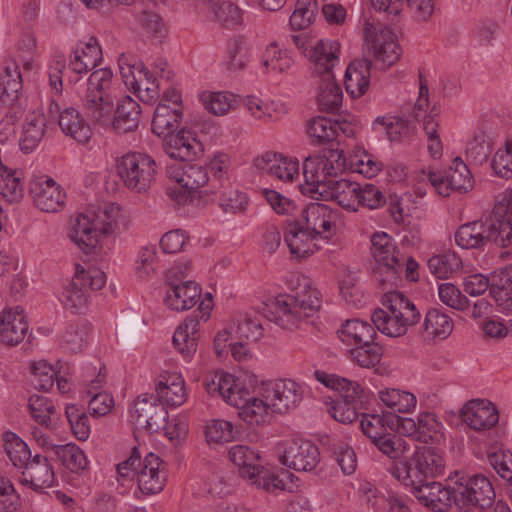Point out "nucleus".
Here are the masks:
<instances>
[{
    "instance_id": "1",
    "label": "nucleus",
    "mask_w": 512,
    "mask_h": 512,
    "mask_svg": "<svg viewBox=\"0 0 512 512\" xmlns=\"http://www.w3.org/2000/svg\"><path fill=\"white\" fill-rule=\"evenodd\" d=\"M2 442L5 454L19 473L21 485L37 492L53 485L54 471L46 456L33 455L28 445L11 431L2 434Z\"/></svg>"
},
{
    "instance_id": "2",
    "label": "nucleus",
    "mask_w": 512,
    "mask_h": 512,
    "mask_svg": "<svg viewBox=\"0 0 512 512\" xmlns=\"http://www.w3.org/2000/svg\"><path fill=\"white\" fill-rule=\"evenodd\" d=\"M388 285L382 297V305L371 315V321L378 331L389 337H400L407 333L409 326L419 323L421 314L415 304L401 291Z\"/></svg>"
},
{
    "instance_id": "3",
    "label": "nucleus",
    "mask_w": 512,
    "mask_h": 512,
    "mask_svg": "<svg viewBox=\"0 0 512 512\" xmlns=\"http://www.w3.org/2000/svg\"><path fill=\"white\" fill-rule=\"evenodd\" d=\"M346 169L344 151L339 148H328L323 154L308 156L303 162L304 184H300L303 194L324 197L336 181L338 174Z\"/></svg>"
},
{
    "instance_id": "4",
    "label": "nucleus",
    "mask_w": 512,
    "mask_h": 512,
    "mask_svg": "<svg viewBox=\"0 0 512 512\" xmlns=\"http://www.w3.org/2000/svg\"><path fill=\"white\" fill-rule=\"evenodd\" d=\"M121 208L114 204H105L93 212L92 217L80 214L76 218L69 236L85 253H91L101 237L111 236L118 228Z\"/></svg>"
},
{
    "instance_id": "5",
    "label": "nucleus",
    "mask_w": 512,
    "mask_h": 512,
    "mask_svg": "<svg viewBox=\"0 0 512 512\" xmlns=\"http://www.w3.org/2000/svg\"><path fill=\"white\" fill-rule=\"evenodd\" d=\"M303 281V290L294 294H280L275 298V322L284 329L300 327L321 307L318 290L310 287L308 279L303 278Z\"/></svg>"
},
{
    "instance_id": "6",
    "label": "nucleus",
    "mask_w": 512,
    "mask_h": 512,
    "mask_svg": "<svg viewBox=\"0 0 512 512\" xmlns=\"http://www.w3.org/2000/svg\"><path fill=\"white\" fill-rule=\"evenodd\" d=\"M370 250L378 264L375 275L380 287H397L402 281L404 254L399 250L395 239L386 232H375L371 236Z\"/></svg>"
},
{
    "instance_id": "7",
    "label": "nucleus",
    "mask_w": 512,
    "mask_h": 512,
    "mask_svg": "<svg viewBox=\"0 0 512 512\" xmlns=\"http://www.w3.org/2000/svg\"><path fill=\"white\" fill-rule=\"evenodd\" d=\"M443 457L432 447L418 448L410 457H404L391 466L392 475L405 485L422 483L443 474Z\"/></svg>"
},
{
    "instance_id": "8",
    "label": "nucleus",
    "mask_w": 512,
    "mask_h": 512,
    "mask_svg": "<svg viewBox=\"0 0 512 512\" xmlns=\"http://www.w3.org/2000/svg\"><path fill=\"white\" fill-rule=\"evenodd\" d=\"M113 72L110 68L94 70L87 81L85 111L88 117L99 124L111 121L114 111Z\"/></svg>"
},
{
    "instance_id": "9",
    "label": "nucleus",
    "mask_w": 512,
    "mask_h": 512,
    "mask_svg": "<svg viewBox=\"0 0 512 512\" xmlns=\"http://www.w3.org/2000/svg\"><path fill=\"white\" fill-rule=\"evenodd\" d=\"M258 395L265 405V415L269 411L280 415L292 413L303 400L302 387L291 379L262 381Z\"/></svg>"
},
{
    "instance_id": "10",
    "label": "nucleus",
    "mask_w": 512,
    "mask_h": 512,
    "mask_svg": "<svg viewBox=\"0 0 512 512\" xmlns=\"http://www.w3.org/2000/svg\"><path fill=\"white\" fill-rule=\"evenodd\" d=\"M117 174L124 185L135 192H146L155 180L157 164L148 154L129 152L117 160Z\"/></svg>"
},
{
    "instance_id": "11",
    "label": "nucleus",
    "mask_w": 512,
    "mask_h": 512,
    "mask_svg": "<svg viewBox=\"0 0 512 512\" xmlns=\"http://www.w3.org/2000/svg\"><path fill=\"white\" fill-rule=\"evenodd\" d=\"M454 504L461 510H486L495 502V490L490 479L482 474L462 478L453 487Z\"/></svg>"
},
{
    "instance_id": "12",
    "label": "nucleus",
    "mask_w": 512,
    "mask_h": 512,
    "mask_svg": "<svg viewBox=\"0 0 512 512\" xmlns=\"http://www.w3.org/2000/svg\"><path fill=\"white\" fill-rule=\"evenodd\" d=\"M336 381V387L333 389L334 397H328L325 401L326 411L330 416H336L337 413L341 415L352 413L353 416H379L376 413L361 411L364 407L363 389L358 383L343 377Z\"/></svg>"
},
{
    "instance_id": "13",
    "label": "nucleus",
    "mask_w": 512,
    "mask_h": 512,
    "mask_svg": "<svg viewBox=\"0 0 512 512\" xmlns=\"http://www.w3.org/2000/svg\"><path fill=\"white\" fill-rule=\"evenodd\" d=\"M488 243L499 248L512 246V194L498 195L493 210L486 218Z\"/></svg>"
},
{
    "instance_id": "14",
    "label": "nucleus",
    "mask_w": 512,
    "mask_h": 512,
    "mask_svg": "<svg viewBox=\"0 0 512 512\" xmlns=\"http://www.w3.org/2000/svg\"><path fill=\"white\" fill-rule=\"evenodd\" d=\"M279 461L295 471L310 472L320 461L318 447L309 440L291 438L278 444Z\"/></svg>"
},
{
    "instance_id": "15",
    "label": "nucleus",
    "mask_w": 512,
    "mask_h": 512,
    "mask_svg": "<svg viewBox=\"0 0 512 512\" xmlns=\"http://www.w3.org/2000/svg\"><path fill=\"white\" fill-rule=\"evenodd\" d=\"M200 317L188 316L186 320L177 328L173 335V345L175 349L185 358L192 356L198 346V327L201 319L207 321L212 310V296L207 294V299L199 304Z\"/></svg>"
},
{
    "instance_id": "16",
    "label": "nucleus",
    "mask_w": 512,
    "mask_h": 512,
    "mask_svg": "<svg viewBox=\"0 0 512 512\" xmlns=\"http://www.w3.org/2000/svg\"><path fill=\"white\" fill-rule=\"evenodd\" d=\"M365 40L369 51L383 68L394 65L400 58L401 49L396 42L395 34L387 28L374 29L369 23L365 24Z\"/></svg>"
},
{
    "instance_id": "17",
    "label": "nucleus",
    "mask_w": 512,
    "mask_h": 512,
    "mask_svg": "<svg viewBox=\"0 0 512 512\" xmlns=\"http://www.w3.org/2000/svg\"><path fill=\"white\" fill-rule=\"evenodd\" d=\"M29 193L37 208L47 213H56L65 206L66 193L54 179L40 176L31 179Z\"/></svg>"
},
{
    "instance_id": "18",
    "label": "nucleus",
    "mask_w": 512,
    "mask_h": 512,
    "mask_svg": "<svg viewBox=\"0 0 512 512\" xmlns=\"http://www.w3.org/2000/svg\"><path fill=\"white\" fill-rule=\"evenodd\" d=\"M23 87L22 76L19 65L15 61H7L4 71L0 76V102L10 107L6 118L11 122L18 119L17 114L21 112L20 96Z\"/></svg>"
},
{
    "instance_id": "19",
    "label": "nucleus",
    "mask_w": 512,
    "mask_h": 512,
    "mask_svg": "<svg viewBox=\"0 0 512 512\" xmlns=\"http://www.w3.org/2000/svg\"><path fill=\"white\" fill-rule=\"evenodd\" d=\"M412 495L419 504L433 512H446L454 503L453 487H445L440 482L423 481L422 483H409Z\"/></svg>"
},
{
    "instance_id": "20",
    "label": "nucleus",
    "mask_w": 512,
    "mask_h": 512,
    "mask_svg": "<svg viewBox=\"0 0 512 512\" xmlns=\"http://www.w3.org/2000/svg\"><path fill=\"white\" fill-rule=\"evenodd\" d=\"M163 137V150L172 159L181 162L192 161L203 151L202 144L190 130L183 128L177 134L171 132Z\"/></svg>"
},
{
    "instance_id": "21",
    "label": "nucleus",
    "mask_w": 512,
    "mask_h": 512,
    "mask_svg": "<svg viewBox=\"0 0 512 512\" xmlns=\"http://www.w3.org/2000/svg\"><path fill=\"white\" fill-rule=\"evenodd\" d=\"M29 329L24 309L21 306L5 308L0 313V343L16 346L21 343Z\"/></svg>"
},
{
    "instance_id": "22",
    "label": "nucleus",
    "mask_w": 512,
    "mask_h": 512,
    "mask_svg": "<svg viewBox=\"0 0 512 512\" xmlns=\"http://www.w3.org/2000/svg\"><path fill=\"white\" fill-rule=\"evenodd\" d=\"M166 475L163 460L154 453L146 455L143 467L137 475L140 491L146 495H154L164 488Z\"/></svg>"
},
{
    "instance_id": "23",
    "label": "nucleus",
    "mask_w": 512,
    "mask_h": 512,
    "mask_svg": "<svg viewBox=\"0 0 512 512\" xmlns=\"http://www.w3.org/2000/svg\"><path fill=\"white\" fill-rule=\"evenodd\" d=\"M167 176L181 188L197 191L210 180L208 168L192 163H176L167 166Z\"/></svg>"
},
{
    "instance_id": "24",
    "label": "nucleus",
    "mask_w": 512,
    "mask_h": 512,
    "mask_svg": "<svg viewBox=\"0 0 512 512\" xmlns=\"http://www.w3.org/2000/svg\"><path fill=\"white\" fill-rule=\"evenodd\" d=\"M102 61V49L96 37L87 42L78 41L69 56V69L76 74H86Z\"/></svg>"
},
{
    "instance_id": "25",
    "label": "nucleus",
    "mask_w": 512,
    "mask_h": 512,
    "mask_svg": "<svg viewBox=\"0 0 512 512\" xmlns=\"http://www.w3.org/2000/svg\"><path fill=\"white\" fill-rule=\"evenodd\" d=\"M317 237L298 221H289L284 234L290 253L298 258L307 257L319 249L314 243Z\"/></svg>"
},
{
    "instance_id": "26",
    "label": "nucleus",
    "mask_w": 512,
    "mask_h": 512,
    "mask_svg": "<svg viewBox=\"0 0 512 512\" xmlns=\"http://www.w3.org/2000/svg\"><path fill=\"white\" fill-rule=\"evenodd\" d=\"M340 44L336 40L321 39L311 46L306 57L314 63L320 77L333 74L332 69L339 62Z\"/></svg>"
},
{
    "instance_id": "27",
    "label": "nucleus",
    "mask_w": 512,
    "mask_h": 512,
    "mask_svg": "<svg viewBox=\"0 0 512 512\" xmlns=\"http://www.w3.org/2000/svg\"><path fill=\"white\" fill-rule=\"evenodd\" d=\"M140 105L130 96H124L114 108L112 127L118 134L135 131L139 126Z\"/></svg>"
},
{
    "instance_id": "28",
    "label": "nucleus",
    "mask_w": 512,
    "mask_h": 512,
    "mask_svg": "<svg viewBox=\"0 0 512 512\" xmlns=\"http://www.w3.org/2000/svg\"><path fill=\"white\" fill-rule=\"evenodd\" d=\"M201 296V288L194 281L171 285L166 292L165 304L172 310L185 311L195 306Z\"/></svg>"
},
{
    "instance_id": "29",
    "label": "nucleus",
    "mask_w": 512,
    "mask_h": 512,
    "mask_svg": "<svg viewBox=\"0 0 512 512\" xmlns=\"http://www.w3.org/2000/svg\"><path fill=\"white\" fill-rule=\"evenodd\" d=\"M338 129L346 132L338 120L333 121L324 116H317L308 121L306 133L313 144H329V148H338Z\"/></svg>"
},
{
    "instance_id": "30",
    "label": "nucleus",
    "mask_w": 512,
    "mask_h": 512,
    "mask_svg": "<svg viewBox=\"0 0 512 512\" xmlns=\"http://www.w3.org/2000/svg\"><path fill=\"white\" fill-rule=\"evenodd\" d=\"M376 327L360 319H348L337 329L338 338L351 348L376 338Z\"/></svg>"
},
{
    "instance_id": "31",
    "label": "nucleus",
    "mask_w": 512,
    "mask_h": 512,
    "mask_svg": "<svg viewBox=\"0 0 512 512\" xmlns=\"http://www.w3.org/2000/svg\"><path fill=\"white\" fill-rule=\"evenodd\" d=\"M372 62L368 59L354 61L345 72V88L352 98L363 96L370 84V68Z\"/></svg>"
},
{
    "instance_id": "32",
    "label": "nucleus",
    "mask_w": 512,
    "mask_h": 512,
    "mask_svg": "<svg viewBox=\"0 0 512 512\" xmlns=\"http://www.w3.org/2000/svg\"><path fill=\"white\" fill-rule=\"evenodd\" d=\"M58 124L62 132L78 143H87L92 136L90 125L73 107L65 108L59 114Z\"/></svg>"
},
{
    "instance_id": "33",
    "label": "nucleus",
    "mask_w": 512,
    "mask_h": 512,
    "mask_svg": "<svg viewBox=\"0 0 512 512\" xmlns=\"http://www.w3.org/2000/svg\"><path fill=\"white\" fill-rule=\"evenodd\" d=\"M302 216L305 220V227L314 236L330 232L335 218L332 209L323 203H310L302 211Z\"/></svg>"
},
{
    "instance_id": "34",
    "label": "nucleus",
    "mask_w": 512,
    "mask_h": 512,
    "mask_svg": "<svg viewBox=\"0 0 512 512\" xmlns=\"http://www.w3.org/2000/svg\"><path fill=\"white\" fill-rule=\"evenodd\" d=\"M183 117V107L172 108L169 104L158 103L154 110L151 130L159 137L167 136L178 129Z\"/></svg>"
},
{
    "instance_id": "35",
    "label": "nucleus",
    "mask_w": 512,
    "mask_h": 512,
    "mask_svg": "<svg viewBox=\"0 0 512 512\" xmlns=\"http://www.w3.org/2000/svg\"><path fill=\"white\" fill-rule=\"evenodd\" d=\"M46 119L43 114L29 113L23 123L22 133L19 138L21 151L28 154L38 147L44 137Z\"/></svg>"
},
{
    "instance_id": "36",
    "label": "nucleus",
    "mask_w": 512,
    "mask_h": 512,
    "mask_svg": "<svg viewBox=\"0 0 512 512\" xmlns=\"http://www.w3.org/2000/svg\"><path fill=\"white\" fill-rule=\"evenodd\" d=\"M224 401L240 410L237 416H265V405L261 396L251 395L250 391L244 387L236 386L230 394L226 395Z\"/></svg>"
},
{
    "instance_id": "37",
    "label": "nucleus",
    "mask_w": 512,
    "mask_h": 512,
    "mask_svg": "<svg viewBox=\"0 0 512 512\" xmlns=\"http://www.w3.org/2000/svg\"><path fill=\"white\" fill-rule=\"evenodd\" d=\"M456 244L463 249H479L488 243L486 219L461 225L455 233Z\"/></svg>"
},
{
    "instance_id": "38",
    "label": "nucleus",
    "mask_w": 512,
    "mask_h": 512,
    "mask_svg": "<svg viewBox=\"0 0 512 512\" xmlns=\"http://www.w3.org/2000/svg\"><path fill=\"white\" fill-rule=\"evenodd\" d=\"M321 82L318 88L317 103L322 112L336 113L342 106L343 92L335 82L333 74L320 77Z\"/></svg>"
},
{
    "instance_id": "39",
    "label": "nucleus",
    "mask_w": 512,
    "mask_h": 512,
    "mask_svg": "<svg viewBox=\"0 0 512 512\" xmlns=\"http://www.w3.org/2000/svg\"><path fill=\"white\" fill-rule=\"evenodd\" d=\"M489 280L490 295L499 305L509 306L512 303V264L493 272Z\"/></svg>"
},
{
    "instance_id": "40",
    "label": "nucleus",
    "mask_w": 512,
    "mask_h": 512,
    "mask_svg": "<svg viewBox=\"0 0 512 512\" xmlns=\"http://www.w3.org/2000/svg\"><path fill=\"white\" fill-rule=\"evenodd\" d=\"M451 317L441 309L432 308L426 313L422 328L427 338L446 339L453 331Z\"/></svg>"
},
{
    "instance_id": "41",
    "label": "nucleus",
    "mask_w": 512,
    "mask_h": 512,
    "mask_svg": "<svg viewBox=\"0 0 512 512\" xmlns=\"http://www.w3.org/2000/svg\"><path fill=\"white\" fill-rule=\"evenodd\" d=\"M381 402L391 412L387 416H398V413H412L416 407L417 399L414 394L399 389H386L379 393ZM381 416H386L382 414Z\"/></svg>"
},
{
    "instance_id": "42",
    "label": "nucleus",
    "mask_w": 512,
    "mask_h": 512,
    "mask_svg": "<svg viewBox=\"0 0 512 512\" xmlns=\"http://www.w3.org/2000/svg\"><path fill=\"white\" fill-rule=\"evenodd\" d=\"M52 452L60 464L72 473L82 472L88 466L84 451L74 443L53 446Z\"/></svg>"
},
{
    "instance_id": "43",
    "label": "nucleus",
    "mask_w": 512,
    "mask_h": 512,
    "mask_svg": "<svg viewBox=\"0 0 512 512\" xmlns=\"http://www.w3.org/2000/svg\"><path fill=\"white\" fill-rule=\"evenodd\" d=\"M231 461L239 467L240 475L244 478L253 479L259 476L260 465L256 464L259 456L247 446L237 445L230 449Z\"/></svg>"
},
{
    "instance_id": "44",
    "label": "nucleus",
    "mask_w": 512,
    "mask_h": 512,
    "mask_svg": "<svg viewBox=\"0 0 512 512\" xmlns=\"http://www.w3.org/2000/svg\"><path fill=\"white\" fill-rule=\"evenodd\" d=\"M358 183L346 179H338L333 182L324 197L335 199L340 206L348 210H358L357 199Z\"/></svg>"
},
{
    "instance_id": "45",
    "label": "nucleus",
    "mask_w": 512,
    "mask_h": 512,
    "mask_svg": "<svg viewBox=\"0 0 512 512\" xmlns=\"http://www.w3.org/2000/svg\"><path fill=\"white\" fill-rule=\"evenodd\" d=\"M375 339L371 338L367 343L351 348L349 352L352 361L363 368H372L379 364L384 350Z\"/></svg>"
},
{
    "instance_id": "46",
    "label": "nucleus",
    "mask_w": 512,
    "mask_h": 512,
    "mask_svg": "<svg viewBox=\"0 0 512 512\" xmlns=\"http://www.w3.org/2000/svg\"><path fill=\"white\" fill-rule=\"evenodd\" d=\"M487 460L496 473L512 485V453L502 445L492 444L486 451Z\"/></svg>"
},
{
    "instance_id": "47",
    "label": "nucleus",
    "mask_w": 512,
    "mask_h": 512,
    "mask_svg": "<svg viewBox=\"0 0 512 512\" xmlns=\"http://www.w3.org/2000/svg\"><path fill=\"white\" fill-rule=\"evenodd\" d=\"M427 265L436 278L447 279L462 268V261L456 253L448 252L432 256Z\"/></svg>"
},
{
    "instance_id": "48",
    "label": "nucleus",
    "mask_w": 512,
    "mask_h": 512,
    "mask_svg": "<svg viewBox=\"0 0 512 512\" xmlns=\"http://www.w3.org/2000/svg\"><path fill=\"white\" fill-rule=\"evenodd\" d=\"M238 429L224 418H213L205 426V436L209 444H222L234 440Z\"/></svg>"
},
{
    "instance_id": "49",
    "label": "nucleus",
    "mask_w": 512,
    "mask_h": 512,
    "mask_svg": "<svg viewBox=\"0 0 512 512\" xmlns=\"http://www.w3.org/2000/svg\"><path fill=\"white\" fill-rule=\"evenodd\" d=\"M228 166L229 157L224 153L216 155L210 161L208 171L212 176L208 182L209 189L206 192L216 193L219 189L230 187L231 182L227 177Z\"/></svg>"
},
{
    "instance_id": "50",
    "label": "nucleus",
    "mask_w": 512,
    "mask_h": 512,
    "mask_svg": "<svg viewBox=\"0 0 512 512\" xmlns=\"http://www.w3.org/2000/svg\"><path fill=\"white\" fill-rule=\"evenodd\" d=\"M87 297V289L82 286L81 278L75 275L64 287L60 300L65 308L77 313L86 306Z\"/></svg>"
},
{
    "instance_id": "51",
    "label": "nucleus",
    "mask_w": 512,
    "mask_h": 512,
    "mask_svg": "<svg viewBox=\"0 0 512 512\" xmlns=\"http://www.w3.org/2000/svg\"><path fill=\"white\" fill-rule=\"evenodd\" d=\"M217 201L222 210L226 213L244 212L248 205V198L245 193L234 189L232 184L228 188L217 190Z\"/></svg>"
},
{
    "instance_id": "52",
    "label": "nucleus",
    "mask_w": 512,
    "mask_h": 512,
    "mask_svg": "<svg viewBox=\"0 0 512 512\" xmlns=\"http://www.w3.org/2000/svg\"><path fill=\"white\" fill-rule=\"evenodd\" d=\"M32 386L39 391H49L54 386L57 373L45 360L33 362L30 365Z\"/></svg>"
},
{
    "instance_id": "53",
    "label": "nucleus",
    "mask_w": 512,
    "mask_h": 512,
    "mask_svg": "<svg viewBox=\"0 0 512 512\" xmlns=\"http://www.w3.org/2000/svg\"><path fill=\"white\" fill-rule=\"evenodd\" d=\"M318 9L316 0H297L296 7L290 16L289 24L293 30H303L313 21Z\"/></svg>"
},
{
    "instance_id": "54",
    "label": "nucleus",
    "mask_w": 512,
    "mask_h": 512,
    "mask_svg": "<svg viewBox=\"0 0 512 512\" xmlns=\"http://www.w3.org/2000/svg\"><path fill=\"white\" fill-rule=\"evenodd\" d=\"M446 172L450 179L449 184L453 186L454 191L467 192L473 187L472 174L460 157L453 160L452 166Z\"/></svg>"
},
{
    "instance_id": "55",
    "label": "nucleus",
    "mask_w": 512,
    "mask_h": 512,
    "mask_svg": "<svg viewBox=\"0 0 512 512\" xmlns=\"http://www.w3.org/2000/svg\"><path fill=\"white\" fill-rule=\"evenodd\" d=\"M393 425H395L394 418H362L360 422L362 432L371 439L372 442L390 436Z\"/></svg>"
},
{
    "instance_id": "56",
    "label": "nucleus",
    "mask_w": 512,
    "mask_h": 512,
    "mask_svg": "<svg viewBox=\"0 0 512 512\" xmlns=\"http://www.w3.org/2000/svg\"><path fill=\"white\" fill-rule=\"evenodd\" d=\"M133 412L136 416H154L161 413L168 414L158 393H144L139 395L134 401Z\"/></svg>"
},
{
    "instance_id": "57",
    "label": "nucleus",
    "mask_w": 512,
    "mask_h": 512,
    "mask_svg": "<svg viewBox=\"0 0 512 512\" xmlns=\"http://www.w3.org/2000/svg\"><path fill=\"white\" fill-rule=\"evenodd\" d=\"M438 295L442 303L458 311L469 307V299L452 283H442L438 287Z\"/></svg>"
},
{
    "instance_id": "58",
    "label": "nucleus",
    "mask_w": 512,
    "mask_h": 512,
    "mask_svg": "<svg viewBox=\"0 0 512 512\" xmlns=\"http://www.w3.org/2000/svg\"><path fill=\"white\" fill-rule=\"evenodd\" d=\"M156 391L166 407H178L182 405L186 400L184 382H173L170 385L159 383Z\"/></svg>"
},
{
    "instance_id": "59",
    "label": "nucleus",
    "mask_w": 512,
    "mask_h": 512,
    "mask_svg": "<svg viewBox=\"0 0 512 512\" xmlns=\"http://www.w3.org/2000/svg\"><path fill=\"white\" fill-rule=\"evenodd\" d=\"M491 168L501 178H512V141H506L504 148L497 150L492 158Z\"/></svg>"
},
{
    "instance_id": "60",
    "label": "nucleus",
    "mask_w": 512,
    "mask_h": 512,
    "mask_svg": "<svg viewBox=\"0 0 512 512\" xmlns=\"http://www.w3.org/2000/svg\"><path fill=\"white\" fill-rule=\"evenodd\" d=\"M377 126L384 128L390 141L399 140L402 135H407L410 130L409 121L400 117H378L373 122V129L376 130Z\"/></svg>"
},
{
    "instance_id": "61",
    "label": "nucleus",
    "mask_w": 512,
    "mask_h": 512,
    "mask_svg": "<svg viewBox=\"0 0 512 512\" xmlns=\"http://www.w3.org/2000/svg\"><path fill=\"white\" fill-rule=\"evenodd\" d=\"M246 52L242 37L231 39L227 43V58L225 65L230 71H239L246 65Z\"/></svg>"
},
{
    "instance_id": "62",
    "label": "nucleus",
    "mask_w": 512,
    "mask_h": 512,
    "mask_svg": "<svg viewBox=\"0 0 512 512\" xmlns=\"http://www.w3.org/2000/svg\"><path fill=\"white\" fill-rule=\"evenodd\" d=\"M357 199L358 207L363 206L369 209H378L386 203V197L374 184H366L363 187L358 184Z\"/></svg>"
},
{
    "instance_id": "63",
    "label": "nucleus",
    "mask_w": 512,
    "mask_h": 512,
    "mask_svg": "<svg viewBox=\"0 0 512 512\" xmlns=\"http://www.w3.org/2000/svg\"><path fill=\"white\" fill-rule=\"evenodd\" d=\"M497 406L487 398H474L467 401L458 416H499Z\"/></svg>"
},
{
    "instance_id": "64",
    "label": "nucleus",
    "mask_w": 512,
    "mask_h": 512,
    "mask_svg": "<svg viewBox=\"0 0 512 512\" xmlns=\"http://www.w3.org/2000/svg\"><path fill=\"white\" fill-rule=\"evenodd\" d=\"M236 334L240 340L257 341L263 336L261 319L258 316L246 315L239 321Z\"/></svg>"
}]
</instances>
